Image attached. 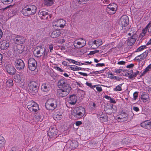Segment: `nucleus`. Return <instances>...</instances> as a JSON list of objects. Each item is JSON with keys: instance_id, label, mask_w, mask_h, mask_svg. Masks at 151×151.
Listing matches in <instances>:
<instances>
[{"instance_id": "nucleus-53", "label": "nucleus", "mask_w": 151, "mask_h": 151, "mask_svg": "<svg viewBox=\"0 0 151 151\" xmlns=\"http://www.w3.org/2000/svg\"><path fill=\"white\" fill-rule=\"evenodd\" d=\"M66 60H67L70 63H71L75 64V61L73 60L70 59H66Z\"/></svg>"}, {"instance_id": "nucleus-63", "label": "nucleus", "mask_w": 151, "mask_h": 151, "mask_svg": "<svg viewBox=\"0 0 151 151\" xmlns=\"http://www.w3.org/2000/svg\"><path fill=\"white\" fill-rule=\"evenodd\" d=\"M55 69L59 71L60 72H62L63 71V70L61 69L60 68L58 67H55Z\"/></svg>"}, {"instance_id": "nucleus-48", "label": "nucleus", "mask_w": 151, "mask_h": 151, "mask_svg": "<svg viewBox=\"0 0 151 151\" xmlns=\"http://www.w3.org/2000/svg\"><path fill=\"white\" fill-rule=\"evenodd\" d=\"M134 98V100L136 99L138 97V94L137 92H135L133 94Z\"/></svg>"}, {"instance_id": "nucleus-51", "label": "nucleus", "mask_w": 151, "mask_h": 151, "mask_svg": "<svg viewBox=\"0 0 151 151\" xmlns=\"http://www.w3.org/2000/svg\"><path fill=\"white\" fill-rule=\"evenodd\" d=\"M88 0H79V2L81 4H85Z\"/></svg>"}, {"instance_id": "nucleus-1", "label": "nucleus", "mask_w": 151, "mask_h": 151, "mask_svg": "<svg viewBox=\"0 0 151 151\" xmlns=\"http://www.w3.org/2000/svg\"><path fill=\"white\" fill-rule=\"evenodd\" d=\"M58 86L60 89L58 91V94L62 97L66 96L69 93L71 90V87L66 80L61 79L59 81Z\"/></svg>"}, {"instance_id": "nucleus-61", "label": "nucleus", "mask_w": 151, "mask_h": 151, "mask_svg": "<svg viewBox=\"0 0 151 151\" xmlns=\"http://www.w3.org/2000/svg\"><path fill=\"white\" fill-rule=\"evenodd\" d=\"M125 63V61H121L118 62L117 64L119 65H124Z\"/></svg>"}, {"instance_id": "nucleus-15", "label": "nucleus", "mask_w": 151, "mask_h": 151, "mask_svg": "<svg viewBox=\"0 0 151 151\" xmlns=\"http://www.w3.org/2000/svg\"><path fill=\"white\" fill-rule=\"evenodd\" d=\"M6 70L7 72L11 75H13L16 73V70L15 68L10 64L6 66Z\"/></svg>"}, {"instance_id": "nucleus-16", "label": "nucleus", "mask_w": 151, "mask_h": 151, "mask_svg": "<svg viewBox=\"0 0 151 151\" xmlns=\"http://www.w3.org/2000/svg\"><path fill=\"white\" fill-rule=\"evenodd\" d=\"M66 22L64 20L60 19L58 20L53 23V26L58 27H63L65 26Z\"/></svg>"}, {"instance_id": "nucleus-50", "label": "nucleus", "mask_w": 151, "mask_h": 151, "mask_svg": "<svg viewBox=\"0 0 151 151\" xmlns=\"http://www.w3.org/2000/svg\"><path fill=\"white\" fill-rule=\"evenodd\" d=\"M99 52V50H95L93 51H91L89 53V54L92 55L94 54H95L96 53H97Z\"/></svg>"}, {"instance_id": "nucleus-17", "label": "nucleus", "mask_w": 151, "mask_h": 151, "mask_svg": "<svg viewBox=\"0 0 151 151\" xmlns=\"http://www.w3.org/2000/svg\"><path fill=\"white\" fill-rule=\"evenodd\" d=\"M141 126L144 128L151 129V121L149 120L145 121L141 124Z\"/></svg>"}, {"instance_id": "nucleus-9", "label": "nucleus", "mask_w": 151, "mask_h": 151, "mask_svg": "<svg viewBox=\"0 0 151 151\" xmlns=\"http://www.w3.org/2000/svg\"><path fill=\"white\" fill-rule=\"evenodd\" d=\"M117 6L114 3H111L107 5L106 10L109 14H114L117 10Z\"/></svg>"}, {"instance_id": "nucleus-49", "label": "nucleus", "mask_w": 151, "mask_h": 151, "mask_svg": "<svg viewBox=\"0 0 151 151\" xmlns=\"http://www.w3.org/2000/svg\"><path fill=\"white\" fill-rule=\"evenodd\" d=\"M101 1L104 4H107L110 3V1L109 0H101Z\"/></svg>"}, {"instance_id": "nucleus-11", "label": "nucleus", "mask_w": 151, "mask_h": 151, "mask_svg": "<svg viewBox=\"0 0 151 151\" xmlns=\"http://www.w3.org/2000/svg\"><path fill=\"white\" fill-rule=\"evenodd\" d=\"M15 65L16 69L19 70H23L25 67V64L21 59H16L15 61Z\"/></svg>"}, {"instance_id": "nucleus-8", "label": "nucleus", "mask_w": 151, "mask_h": 151, "mask_svg": "<svg viewBox=\"0 0 151 151\" xmlns=\"http://www.w3.org/2000/svg\"><path fill=\"white\" fill-rule=\"evenodd\" d=\"M14 42L17 45L23 44L25 42V39L22 36L14 34L12 35Z\"/></svg>"}, {"instance_id": "nucleus-3", "label": "nucleus", "mask_w": 151, "mask_h": 151, "mask_svg": "<svg viewBox=\"0 0 151 151\" xmlns=\"http://www.w3.org/2000/svg\"><path fill=\"white\" fill-rule=\"evenodd\" d=\"M128 22V18L127 16H123L120 18L119 24L122 28V29H121L122 32H126L129 29V27H127Z\"/></svg>"}, {"instance_id": "nucleus-35", "label": "nucleus", "mask_w": 151, "mask_h": 151, "mask_svg": "<svg viewBox=\"0 0 151 151\" xmlns=\"http://www.w3.org/2000/svg\"><path fill=\"white\" fill-rule=\"evenodd\" d=\"M78 40H80L81 43V47H83L85 46L86 44V40L83 38H79L78 39Z\"/></svg>"}, {"instance_id": "nucleus-21", "label": "nucleus", "mask_w": 151, "mask_h": 151, "mask_svg": "<svg viewBox=\"0 0 151 151\" xmlns=\"http://www.w3.org/2000/svg\"><path fill=\"white\" fill-rule=\"evenodd\" d=\"M61 34L60 31L59 29L54 30L51 33L50 36L52 38L58 37Z\"/></svg>"}, {"instance_id": "nucleus-27", "label": "nucleus", "mask_w": 151, "mask_h": 151, "mask_svg": "<svg viewBox=\"0 0 151 151\" xmlns=\"http://www.w3.org/2000/svg\"><path fill=\"white\" fill-rule=\"evenodd\" d=\"M33 119L35 122H41L42 119L41 116L38 114H36L33 118Z\"/></svg>"}, {"instance_id": "nucleus-30", "label": "nucleus", "mask_w": 151, "mask_h": 151, "mask_svg": "<svg viewBox=\"0 0 151 151\" xmlns=\"http://www.w3.org/2000/svg\"><path fill=\"white\" fill-rule=\"evenodd\" d=\"M33 107L32 108V109L29 110L32 112H35L37 111L39 109V107L38 104L36 103Z\"/></svg>"}, {"instance_id": "nucleus-29", "label": "nucleus", "mask_w": 151, "mask_h": 151, "mask_svg": "<svg viewBox=\"0 0 151 151\" xmlns=\"http://www.w3.org/2000/svg\"><path fill=\"white\" fill-rule=\"evenodd\" d=\"M78 39L76 40L74 42V47L77 48H81V43L80 41H78Z\"/></svg>"}, {"instance_id": "nucleus-4", "label": "nucleus", "mask_w": 151, "mask_h": 151, "mask_svg": "<svg viewBox=\"0 0 151 151\" xmlns=\"http://www.w3.org/2000/svg\"><path fill=\"white\" fill-rule=\"evenodd\" d=\"M39 86V84L37 81H30L28 84L29 91L32 94H35L38 92Z\"/></svg>"}, {"instance_id": "nucleus-34", "label": "nucleus", "mask_w": 151, "mask_h": 151, "mask_svg": "<svg viewBox=\"0 0 151 151\" xmlns=\"http://www.w3.org/2000/svg\"><path fill=\"white\" fill-rule=\"evenodd\" d=\"M6 85L8 87H11L13 86V83L12 80H7L6 82Z\"/></svg>"}, {"instance_id": "nucleus-45", "label": "nucleus", "mask_w": 151, "mask_h": 151, "mask_svg": "<svg viewBox=\"0 0 151 151\" xmlns=\"http://www.w3.org/2000/svg\"><path fill=\"white\" fill-rule=\"evenodd\" d=\"M149 70L147 69L146 68L144 70V71L141 73L140 76H144L145 74H146Z\"/></svg>"}, {"instance_id": "nucleus-32", "label": "nucleus", "mask_w": 151, "mask_h": 151, "mask_svg": "<svg viewBox=\"0 0 151 151\" xmlns=\"http://www.w3.org/2000/svg\"><path fill=\"white\" fill-rule=\"evenodd\" d=\"M101 122H103L107 121V116L105 115L101 114V116L99 118Z\"/></svg>"}, {"instance_id": "nucleus-2", "label": "nucleus", "mask_w": 151, "mask_h": 151, "mask_svg": "<svg viewBox=\"0 0 151 151\" xmlns=\"http://www.w3.org/2000/svg\"><path fill=\"white\" fill-rule=\"evenodd\" d=\"M37 11V7L35 5H27L22 8L21 12L24 16H29L35 14Z\"/></svg>"}, {"instance_id": "nucleus-6", "label": "nucleus", "mask_w": 151, "mask_h": 151, "mask_svg": "<svg viewBox=\"0 0 151 151\" xmlns=\"http://www.w3.org/2000/svg\"><path fill=\"white\" fill-rule=\"evenodd\" d=\"M57 102L56 100L53 99H50L47 101L45 106L47 109L53 110L57 107Z\"/></svg>"}, {"instance_id": "nucleus-58", "label": "nucleus", "mask_w": 151, "mask_h": 151, "mask_svg": "<svg viewBox=\"0 0 151 151\" xmlns=\"http://www.w3.org/2000/svg\"><path fill=\"white\" fill-rule=\"evenodd\" d=\"M149 23H150L148 26V32L149 33H151V22H149Z\"/></svg>"}, {"instance_id": "nucleus-42", "label": "nucleus", "mask_w": 151, "mask_h": 151, "mask_svg": "<svg viewBox=\"0 0 151 151\" xmlns=\"http://www.w3.org/2000/svg\"><path fill=\"white\" fill-rule=\"evenodd\" d=\"M150 24V23H148L147 24L146 27L142 30V32L144 33L145 34H146L147 32V30L148 29V26Z\"/></svg>"}, {"instance_id": "nucleus-14", "label": "nucleus", "mask_w": 151, "mask_h": 151, "mask_svg": "<svg viewBox=\"0 0 151 151\" xmlns=\"http://www.w3.org/2000/svg\"><path fill=\"white\" fill-rule=\"evenodd\" d=\"M44 52H45V49H43L42 47H37L34 50V54L37 57H39L43 55Z\"/></svg>"}, {"instance_id": "nucleus-47", "label": "nucleus", "mask_w": 151, "mask_h": 151, "mask_svg": "<svg viewBox=\"0 0 151 151\" xmlns=\"http://www.w3.org/2000/svg\"><path fill=\"white\" fill-rule=\"evenodd\" d=\"M122 71V69H115L114 70V72L115 73H121V71Z\"/></svg>"}, {"instance_id": "nucleus-24", "label": "nucleus", "mask_w": 151, "mask_h": 151, "mask_svg": "<svg viewBox=\"0 0 151 151\" xmlns=\"http://www.w3.org/2000/svg\"><path fill=\"white\" fill-rule=\"evenodd\" d=\"M103 44L102 41L101 39H97L92 41L91 44L92 45H95L97 47Z\"/></svg>"}, {"instance_id": "nucleus-12", "label": "nucleus", "mask_w": 151, "mask_h": 151, "mask_svg": "<svg viewBox=\"0 0 151 151\" xmlns=\"http://www.w3.org/2000/svg\"><path fill=\"white\" fill-rule=\"evenodd\" d=\"M58 133L57 130L54 127H51L49 128L47 134L49 137L55 138L57 137Z\"/></svg>"}, {"instance_id": "nucleus-22", "label": "nucleus", "mask_w": 151, "mask_h": 151, "mask_svg": "<svg viewBox=\"0 0 151 151\" xmlns=\"http://www.w3.org/2000/svg\"><path fill=\"white\" fill-rule=\"evenodd\" d=\"M77 100L76 96L75 95H72L70 96L68 102L70 104L74 105L76 103Z\"/></svg>"}, {"instance_id": "nucleus-40", "label": "nucleus", "mask_w": 151, "mask_h": 151, "mask_svg": "<svg viewBox=\"0 0 151 151\" xmlns=\"http://www.w3.org/2000/svg\"><path fill=\"white\" fill-rule=\"evenodd\" d=\"M124 116H121V114L120 115V116H119L118 117V119H123L124 120H126L127 119V117L128 115L127 114H124Z\"/></svg>"}, {"instance_id": "nucleus-38", "label": "nucleus", "mask_w": 151, "mask_h": 151, "mask_svg": "<svg viewBox=\"0 0 151 151\" xmlns=\"http://www.w3.org/2000/svg\"><path fill=\"white\" fill-rule=\"evenodd\" d=\"M146 47L145 45H142L138 47L137 49V50L135 51V52H140L142 51Z\"/></svg>"}, {"instance_id": "nucleus-13", "label": "nucleus", "mask_w": 151, "mask_h": 151, "mask_svg": "<svg viewBox=\"0 0 151 151\" xmlns=\"http://www.w3.org/2000/svg\"><path fill=\"white\" fill-rule=\"evenodd\" d=\"M150 52V49L149 50H146L143 53L136 57L135 58L134 60L138 62L144 60L147 57L149 52Z\"/></svg>"}, {"instance_id": "nucleus-19", "label": "nucleus", "mask_w": 151, "mask_h": 151, "mask_svg": "<svg viewBox=\"0 0 151 151\" xmlns=\"http://www.w3.org/2000/svg\"><path fill=\"white\" fill-rule=\"evenodd\" d=\"M9 43L7 41L3 40L0 42V48L2 50L7 49L9 47Z\"/></svg>"}, {"instance_id": "nucleus-59", "label": "nucleus", "mask_w": 151, "mask_h": 151, "mask_svg": "<svg viewBox=\"0 0 151 151\" xmlns=\"http://www.w3.org/2000/svg\"><path fill=\"white\" fill-rule=\"evenodd\" d=\"M96 89L99 92H101L102 91V89L101 87H96Z\"/></svg>"}, {"instance_id": "nucleus-62", "label": "nucleus", "mask_w": 151, "mask_h": 151, "mask_svg": "<svg viewBox=\"0 0 151 151\" xmlns=\"http://www.w3.org/2000/svg\"><path fill=\"white\" fill-rule=\"evenodd\" d=\"M133 109L136 112H137L139 111V109L138 107L136 106H134L133 107Z\"/></svg>"}, {"instance_id": "nucleus-39", "label": "nucleus", "mask_w": 151, "mask_h": 151, "mask_svg": "<svg viewBox=\"0 0 151 151\" xmlns=\"http://www.w3.org/2000/svg\"><path fill=\"white\" fill-rule=\"evenodd\" d=\"M55 119V120L56 119L57 120H60L62 118V115L61 114H56L54 116Z\"/></svg>"}, {"instance_id": "nucleus-18", "label": "nucleus", "mask_w": 151, "mask_h": 151, "mask_svg": "<svg viewBox=\"0 0 151 151\" xmlns=\"http://www.w3.org/2000/svg\"><path fill=\"white\" fill-rule=\"evenodd\" d=\"M41 89L43 92H48L50 90L51 86L48 83H43L41 86Z\"/></svg>"}, {"instance_id": "nucleus-46", "label": "nucleus", "mask_w": 151, "mask_h": 151, "mask_svg": "<svg viewBox=\"0 0 151 151\" xmlns=\"http://www.w3.org/2000/svg\"><path fill=\"white\" fill-rule=\"evenodd\" d=\"M78 68V66H76V65H73V66H71L70 67V69L71 70H73L74 71H76L77 70V68Z\"/></svg>"}, {"instance_id": "nucleus-55", "label": "nucleus", "mask_w": 151, "mask_h": 151, "mask_svg": "<svg viewBox=\"0 0 151 151\" xmlns=\"http://www.w3.org/2000/svg\"><path fill=\"white\" fill-rule=\"evenodd\" d=\"M105 65L104 63H98L96 65V67H98V66H101L102 67L103 66H104Z\"/></svg>"}, {"instance_id": "nucleus-26", "label": "nucleus", "mask_w": 151, "mask_h": 151, "mask_svg": "<svg viewBox=\"0 0 151 151\" xmlns=\"http://www.w3.org/2000/svg\"><path fill=\"white\" fill-rule=\"evenodd\" d=\"M5 144V140L4 138L0 135V148L3 147Z\"/></svg>"}, {"instance_id": "nucleus-5", "label": "nucleus", "mask_w": 151, "mask_h": 151, "mask_svg": "<svg viewBox=\"0 0 151 151\" xmlns=\"http://www.w3.org/2000/svg\"><path fill=\"white\" fill-rule=\"evenodd\" d=\"M85 112V110L84 108L78 107L73 110L72 114L76 118H80L84 115Z\"/></svg>"}, {"instance_id": "nucleus-44", "label": "nucleus", "mask_w": 151, "mask_h": 151, "mask_svg": "<svg viewBox=\"0 0 151 151\" xmlns=\"http://www.w3.org/2000/svg\"><path fill=\"white\" fill-rule=\"evenodd\" d=\"M86 84L87 86L90 87L91 88H94L96 86V85L92 86V85L91 83H90L88 82H86Z\"/></svg>"}, {"instance_id": "nucleus-31", "label": "nucleus", "mask_w": 151, "mask_h": 151, "mask_svg": "<svg viewBox=\"0 0 151 151\" xmlns=\"http://www.w3.org/2000/svg\"><path fill=\"white\" fill-rule=\"evenodd\" d=\"M45 4L46 5L51 6L53 3L54 0H45Z\"/></svg>"}, {"instance_id": "nucleus-56", "label": "nucleus", "mask_w": 151, "mask_h": 151, "mask_svg": "<svg viewBox=\"0 0 151 151\" xmlns=\"http://www.w3.org/2000/svg\"><path fill=\"white\" fill-rule=\"evenodd\" d=\"M78 73L80 75L83 76H88V74L85 73H83L81 72H78Z\"/></svg>"}, {"instance_id": "nucleus-20", "label": "nucleus", "mask_w": 151, "mask_h": 151, "mask_svg": "<svg viewBox=\"0 0 151 151\" xmlns=\"http://www.w3.org/2000/svg\"><path fill=\"white\" fill-rule=\"evenodd\" d=\"M141 99L143 102H149L150 99L149 94L147 93L143 92L141 95Z\"/></svg>"}, {"instance_id": "nucleus-36", "label": "nucleus", "mask_w": 151, "mask_h": 151, "mask_svg": "<svg viewBox=\"0 0 151 151\" xmlns=\"http://www.w3.org/2000/svg\"><path fill=\"white\" fill-rule=\"evenodd\" d=\"M123 84V83L120 84L119 85L117 86L114 89V91H121L122 90V86Z\"/></svg>"}, {"instance_id": "nucleus-57", "label": "nucleus", "mask_w": 151, "mask_h": 151, "mask_svg": "<svg viewBox=\"0 0 151 151\" xmlns=\"http://www.w3.org/2000/svg\"><path fill=\"white\" fill-rule=\"evenodd\" d=\"M109 100V102L111 103H112L113 104H115L116 103V102L115 100L114 99L112 98L111 97L110 99Z\"/></svg>"}, {"instance_id": "nucleus-28", "label": "nucleus", "mask_w": 151, "mask_h": 151, "mask_svg": "<svg viewBox=\"0 0 151 151\" xmlns=\"http://www.w3.org/2000/svg\"><path fill=\"white\" fill-rule=\"evenodd\" d=\"M21 77L18 74H16L14 77V80L17 83H19L21 81Z\"/></svg>"}, {"instance_id": "nucleus-41", "label": "nucleus", "mask_w": 151, "mask_h": 151, "mask_svg": "<svg viewBox=\"0 0 151 151\" xmlns=\"http://www.w3.org/2000/svg\"><path fill=\"white\" fill-rule=\"evenodd\" d=\"M71 146L73 148H75L78 146V142H74L71 144Z\"/></svg>"}, {"instance_id": "nucleus-64", "label": "nucleus", "mask_w": 151, "mask_h": 151, "mask_svg": "<svg viewBox=\"0 0 151 151\" xmlns=\"http://www.w3.org/2000/svg\"><path fill=\"white\" fill-rule=\"evenodd\" d=\"M113 78L115 79H116L118 81H120L121 79V78H119V77H117L116 76H114L113 77Z\"/></svg>"}, {"instance_id": "nucleus-10", "label": "nucleus", "mask_w": 151, "mask_h": 151, "mask_svg": "<svg viewBox=\"0 0 151 151\" xmlns=\"http://www.w3.org/2000/svg\"><path fill=\"white\" fill-rule=\"evenodd\" d=\"M37 65L36 61L33 58H30L28 60L29 69L31 71H34L36 68Z\"/></svg>"}, {"instance_id": "nucleus-7", "label": "nucleus", "mask_w": 151, "mask_h": 151, "mask_svg": "<svg viewBox=\"0 0 151 151\" xmlns=\"http://www.w3.org/2000/svg\"><path fill=\"white\" fill-rule=\"evenodd\" d=\"M128 35L131 36L128 37L127 40V45L129 46H131L134 44L137 39L136 35L135 34V32L129 33Z\"/></svg>"}, {"instance_id": "nucleus-33", "label": "nucleus", "mask_w": 151, "mask_h": 151, "mask_svg": "<svg viewBox=\"0 0 151 151\" xmlns=\"http://www.w3.org/2000/svg\"><path fill=\"white\" fill-rule=\"evenodd\" d=\"M131 139L129 138H126L122 139V142L123 144H127L131 142Z\"/></svg>"}, {"instance_id": "nucleus-52", "label": "nucleus", "mask_w": 151, "mask_h": 151, "mask_svg": "<svg viewBox=\"0 0 151 151\" xmlns=\"http://www.w3.org/2000/svg\"><path fill=\"white\" fill-rule=\"evenodd\" d=\"M145 35V34L144 33L142 32L139 37V39H142V38Z\"/></svg>"}, {"instance_id": "nucleus-60", "label": "nucleus", "mask_w": 151, "mask_h": 151, "mask_svg": "<svg viewBox=\"0 0 151 151\" xmlns=\"http://www.w3.org/2000/svg\"><path fill=\"white\" fill-rule=\"evenodd\" d=\"M134 64H130L127 66L126 67L127 68H130L133 67L134 66Z\"/></svg>"}, {"instance_id": "nucleus-54", "label": "nucleus", "mask_w": 151, "mask_h": 151, "mask_svg": "<svg viewBox=\"0 0 151 151\" xmlns=\"http://www.w3.org/2000/svg\"><path fill=\"white\" fill-rule=\"evenodd\" d=\"M49 47L50 52H52V51L53 50V45L52 44H51L49 45Z\"/></svg>"}, {"instance_id": "nucleus-23", "label": "nucleus", "mask_w": 151, "mask_h": 151, "mask_svg": "<svg viewBox=\"0 0 151 151\" xmlns=\"http://www.w3.org/2000/svg\"><path fill=\"white\" fill-rule=\"evenodd\" d=\"M39 16L42 19H48L49 15L48 13L45 11H42L40 12L39 14Z\"/></svg>"}, {"instance_id": "nucleus-43", "label": "nucleus", "mask_w": 151, "mask_h": 151, "mask_svg": "<svg viewBox=\"0 0 151 151\" xmlns=\"http://www.w3.org/2000/svg\"><path fill=\"white\" fill-rule=\"evenodd\" d=\"M128 72H129L128 73V74L129 75L128 77L129 78H132L135 77V76L134 75L133 73L132 74H131V73L132 72V70H131L130 71Z\"/></svg>"}, {"instance_id": "nucleus-25", "label": "nucleus", "mask_w": 151, "mask_h": 151, "mask_svg": "<svg viewBox=\"0 0 151 151\" xmlns=\"http://www.w3.org/2000/svg\"><path fill=\"white\" fill-rule=\"evenodd\" d=\"M36 102L33 101H29L27 104V107L28 109L29 110H31L32 109V108L33 106L35 105Z\"/></svg>"}, {"instance_id": "nucleus-37", "label": "nucleus", "mask_w": 151, "mask_h": 151, "mask_svg": "<svg viewBox=\"0 0 151 151\" xmlns=\"http://www.w3.org/2000/svg\"><path fill=\"white\" fill-rule=\"evenodd\" d=\"M13 0H1V2L4 4H10Z\"/></svg>"}]
</instances>
